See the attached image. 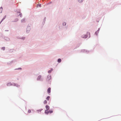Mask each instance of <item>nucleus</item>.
<instances>
[{
  "label": "nucleus",
  "instance_id": "1",
  "mask_svg": "<svg viewBox=\"0 0 121 121\" xmlns=\"http://www.w3.org/2000/svg\"><path fill=\"white\" fill-rule=\"evenodd\" d=\"M51 78V76L50 75H48L47 78V80L48 81L50 80Z\"/></svg>",
  "mask_w": 121,
  "mask_h": 121
},
{
  "label": "nucleus",
  "instance_id": "2",
  "mask_svg": "<svg viewBox=\"0 0 121 121\" xmlns=\"http://www.w3.org/2000/svg\"><path fill=\"white\" fill-rule=\"evenodd\" d=\"M51 88L50 87L48 88L47 90V92L49 94L51 92Z\"/></svg>",
  "mask_w": 121,
  "mask_h": 121
},
{
  "label": "nucleus",
  "instance_id": "3",
  "mask_svg": "<svg viewBox=\"0 0 121 121\" xmlns=\"http://www.w3.org/2000/svg\"><path fill=\"white\" fill-rule=\"evenodd\" d=\"M82 37L83 38H86L87 37V35H82Z\"/></svg>",
  "mask_w": 121,
  "mask_h": 121
},
{
  "label": "nucleus",
  "instance_id": "4",
  "mask_svg": "<svg viewBox=\"0 0 121 121\" xmlns=\"http://www.w3.org/2000/svg\"><path fill=\"white\" fill-rule=\"evenodd\" d=\"M48 110L46 109L45 110V113L46 114H48L49 113Z\"/></svg>",
  "mask_w": 121,
  "mask_h": 121
},
{
  "label": "nucleus",
  "instance_id": "5",
  "mask_svg": "<svg viewBox=\"0 0 121 121\" xmlns=\"http://www.w3.org/2000/svg\"><path fill=\"white\" fill-rule=\"evenodd\" d=\"M45 107H46V109H47V110L49 109V108H50V107L48 105H46V106Z\"/></svg>",
  "mask_w": 121,
  "mask_h": 121
},
{
  "label": "nucleus",
  "instance_id": "6",
  "mask_svg": "<svg viewBox=\"0 0 121 121\" xmlns=\"http://www.w3.org/2000/svg\"><path fill=\"white\" fill-rule=\"evenodd\" d=\"M41 75H39V76L38 77V78H37V80H40V79H41Z\"/></svg>",
  "mask_w": 121,
  "mask_h": 121
},
{
  "label": "nucleus",
  "instance_id": "7",
  "mask_svg": "<svg viewBox=\"0 0 121 121\" xmlns=\"http://www.w3.org/2000/svg\"><path fill=\"white\" fill-rule=\"evenodd\" d=\"M2 7H1L0 8V13H1L2 11Z\"/></svg>",
  "mask_w": 121,
  "mask_h": 121
},
{
  "label": "nucleus",
  "instance_id": "8",
  "mask_svg": "<svg viewBox=\"0 0 121 121\" xmlns=\"http://www.w3.org/2000/svg\"><path fill=\"white\" fill-rule=\"evenodd\" d=\"M37 7H41V4H37Z\"/></svg>",
  "mask_w": 121,
  "mask_h": 121
},
{
  "label": "nucleus",
  "instance_id": "9",
  "mask_svg": "<svg viewBox=\"0 0 121 121\" xmlns=\"http://www.w3.org/2000/svg\"><path fill=\"white\" fill-rule=\"evenodd\" d=\"M50 96H48L47 98H46V99L48 100H49L50 99Z\"/></svg>",
  "mask_w": 121,
  "mask_h": 121
},
{
  "label": "nucleus",
  "instance_id": "10",
  "mask_svg": "<svg viewBox=\"0 0 121 121\" xmlns=\"http://www.w3.org/2000/svg\"><path fill=\"white\" fill-rule=\"evenodd\" d=\"M61 59H60L59 58L58 59V62H59V63L60 62H61Z\"/></svg>",
  "mask_w": 121,
  "mask_h": 121
},
{
  "label": "nucleus",
  "instance_id": "11",
  "mask_svg": "<svg viewBox=\"0 0 121 121\" xmlns=\"http://www.w3.org/2000/svg\"><path fill=\"white\" fill-rule=\"evenodd\" d=\"M17 14L18 15H21L22 14V13L20 12H17Z\"/></svg>",
  "mask_w": 121,
  "mask_h": 121
},
{
  "label": "nucleus",
  "instance_id": "12",
  "mask_svg": "<svg viewBox=\"0 0 121 121\" xmlns=\"http://www.w3.org/2000/svg\"><path fill=\"white\" fill-rule=\"evenodd\" d=\"M44 104H46L47 103V102L46 100H45L43 102Z\"/></svg>",
  "mask_w": 121,
  "mask_h": 121
},
{
  "label": "nucleus",
  "instance_id": "13",
  "mask_svg": "<svg viewBox=\"0 0 121 121\" xmlns=\"http://www.w3.org/2000/svg\"><path fill=\"white\" fill-rule=\"evenodd\" d=\"M53 111H52V110H50L49 111V113H52L53 112Z\"/></svg>",
  "mask_w": 121,
  "mask_h": 121
},
{
  "label": "nucleus",
  "instance_id": "14",
  "mask_svg": "<svg viewBox=\"0 0 121 121\" xmlns=\"http://www.w3.org/2000/svg\"><path fill=\"white\" fill-rule=\"evenodd\" d=\"M6 17H4L1 20V21L0 22V24L3 21V20L5 19V18Z\"/></svg>",
  "mask_w": 121,
  "mask_h": 121
},
{
  "label": "nucleus",
  "instance_id": "15",
  "mask_svg": "<svg viewBox=\"0 0 121 121\" xmlns=\"http://www.w3.org/2000/svg\"><path fill=\"white\" fill-rule=\"evenodd\" d=\"M66 24V23L64 22L63 23V25H65Z\"/></svg>",
  "mask_w": 121,
  "mask_h": 121
},
{
  "label": "nucleus",
  "instance_id": "16",
  "mask_svg": "<svg viewBox=\"0 0 121 121\" xmlns=\"http://www.w3.org/2000/svg\"><path fill=\"white\" fill-rule=\"evenodd\" d=\"M83 0H78V1L79 2L81 3L82 1Z\"/></svg>",
  "mask_w": 121,
  "mask_h": 121
},
{
  "label": "nucleus",
  "instance_id": "17",
  "mask_svg": "<svg viewBox=\"0 0 121 121\" xmlns=\"http://www.w3.org/2000/svg\"><path fill=\"white\" fill-rule=\"evenodd\" d=\"M5 49V48L4 47L2 48V49L3 50H4Z\"/></svg>",
  "mask_w": 121,
  "mask_h": 121
},
{
  "label": "nucleus",
  "instance_id": "18",
  "mask_svg": "<svg viewBox=\"0 0 121 121\" xmlns=\"http://www.w3.org/2000/svg\"><path fill=\"white\" fill-rule=\"evenodd\" d=\"M31 112V111L30 110H29L28 111V112L30 113Z\"/></svg>",
  "mask_w": 121,
  "mask_h": 121
},
{
  "label": "nucleus",
  "instance_id": "19",
  "mask_svg": "<svg viewBox=\"0 0 121 121\" xmlns=\"http://www.w3.org/2000/svg\"><path fill=\"white\" fill-rule=\"evenodd\" d=\"M51 70H49L48 71V73H51Z\"/></svg>",
  "mask_w": 121,
  "mask_h": 121
},
{
  "label": "nucleus",
  "instance_id": "20",
  "mask_svg": "<svg viewBox=\"0 0 121 121\" xmlns=\"http://www.w3.org/2000/svg\"><path fill=\"white\" fill-rule=\"evenodd\" d=\"M10 83H8L7 84V86H8L9 85H10Z\"/></svg>",
  "mask_w": 121,
  "mask_h": 121
},
{
  "label": "nucleus",
  "instance_id": "21",
  "mask_svg": "<svg viewBox=\"0 0 121 121\" xmlns=\"http://www.w3.org/2000/svg\"><path fill=\"white\" fill-rule=\"evenodd\" d=\"M52 70H53V69H51V71H52Z\"/></svg>",
  "mask_w": 121,
  "mask_h": 121
},
{
  "label": "nucleus",
  "instance_id": "22",
  "mask_svg": "<svg viewBox=\"0 0 121 121\" xmlns=\"http://www.w3.org/2000/svg\"><path fill=\"white\" fill-rule=\"evenodd\" d=\"M87 34H88L89 35H90V33L89 32L87 33Z\"/></svg>",
  "mask_w": 121,
  "mask_h": 121
},
{
  "label": "nucleus",
  "instance_id": "23",
  "mask_svg": "<svg viewBox=\"0 0 121 121\" xmlns=\"http://www.w3.org/2000/svg\"><path fill=\"white\" fill-rule=\"evenodd\" d=\"M41 111V110H39L38 111Z\"/></svg>",
  "mask_w": 121,
  "mask_h": 121
},
{
  "label": "nucleus",
  "instance_id": "24",
  "mask_svg": "<svg viewBox=\"0 0 121 121\" xmlns=\"http://www.w3.org/2000/svg\"><path fill=\"white\" fill-rule=\"evenodd\" d=\"M5 31H8V30H5Z\"/></svg>",
  "mask_w": 121,
  "mask_h": 121
},
{
  "label": "nucleus",
  "instance_id": "25",
  "mask_svg": "<svg viewBox=\"0 0 121 121\" xmlns=\"http://www.w3.org/2000/svg\"><path fill=\"white\" fill-rule=\"evenodd\" d=\"M96 32H95V34H96Z\"/></svg>",
  "mask_w": 121,
  "mask_h": 121
}]
</instances>
